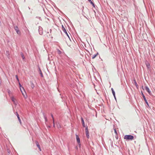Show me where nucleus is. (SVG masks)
<instances>
[{"instance_id": "9d476101", "label": "nucleus", "mask_w": 155, "mask_h": 155, "mask_svg": "<svg viewBox=\"0 0 155 155\" xmlns=\"http://www.w3.org/2000/svg\"><path fill=\"white\" fill-rule=\"evenodd\" d=\"M145 63L146 66L147 67V68L148 69L150 68V64L149 63V62L147 61H146L145 62Z\"/></svg>"}, {"instance_id": "c756f323", "label": "nucleus", "mask_w": 155, "mask_h": 155, "mask_svg": "<svg viewBox=\"0 0 155 155\" xmlns=\"http://www.w3.org/2000/svg\"><path fill=\"white\" fill-rule=\"evenodd\" d=\"M53 126L54 127H55V124H54V121H53Z\"/></svg>"}, {"instance_id": "ddd939ff", "label": "nucleus", "mask_w": 155, "mask_h": 155, "mask_svg": "<svg viewBox=\"0 0 155 155\" xmlns=\"http://www.w3.org/2000/svg\"><path fill=\"white\" fill-rule=\"evenodd\" d=\"M111 91H112V94H113L114 97V98H115V100L116 99V96H115V92L114 91L113 89V88H111Z\"/></svg>"}, {"instance_id": "f03ea898", "label": "nucleus", "mask_w": 155, "mask_h": 155, "mask_svg": "<svg viewBox=\"0 0 155 155\" xmlns=\"http://www.w3.org/2000/svg\"><path fill=\"white\" fill-rule=\"evenodd\" d=\"M75 135H76V140L78 142V145L79 147L80 148L81 147V143H80V138L79 136L78 135H77V134H76Z\"/></svg>"}, {"instance_id": "ea45409f", "label": "nucleus", "mask_w": 155, "mask_h": 155, "mask_svg": "<svg viewBox=\"0 0 155 155\" xmlns=\"http://www.w3.org/2000/svg\"><path fill=\"white\" fill-rule=\"evenodd\" d=\"M59 51V52H61V51Z\"/></svg>"}, {"instance_id": "5701e85b", "label": "nucleus", "mask_w": 155, "mask_h": 155, "mask_svg": "<svg viewBox=\"0 0 155 155\" xmlns=\"http://www.w3.org/2000/svg\"><path fill=\"white\" fill-rule=\"evenodd\" d=\"M134 84H135V86H136V87H138V85H137V82H136V81L135 79H134Z\"/></svg>"}, {"instance_id": "cd10ccee", "label": "nucleus", "mask_w": 155, "mask_h": 155, "mask_svg": "<svg viewBox=\"0 0 155 155\" xmlns=\"http://www.w3.org/2000/svg\"><path fill=\"white\" fill-rule=\"evenodd\" d=\"M42 114H43V117L44 118L46 117L45 113L44 112L42 113Z\"/></svg>"}, {"instance_id": "393cba45", "label": "nucleus", "mask_w": 155, "mask_h": 155, "mask_svg": "<svg viewBox=\"0 0 155 155\" xmlns=\"http://www.w3.org/2000/svg\"><path fill=\"white\" fill-rule=\"evenodd\" d=\"M44 118L45 119V124H46V123L47 122H48V119L47 118V117H45V118Z\"/></svg>"}, {"instance_id": "c85d7f7f", "label": "nucleus", "mask_w": 155, "mask_h": 155, "mask_svg": "<svg viewBox=\"0 0 155 155\" xmlns=\"http://www.w3.org/2000/svg\"><path fill=\"white\" fill-rule=\"evenodd\" d=\"M51 116L52 117V118L53 121H54V118L52 114H51Z\"/></svg>"}, {"instance_id": "dca6fc26", "label": "nucleus", "mask_w": 155, "mask_h": 155, "mask_svg": "<svg viewBox=\"0 0 155 155\" xmlns=\"http://www.w3.org/2000/svg\"><path fill=\"white\" fill-rule=\"evenodd\" d=\"M20 91H21V92L22 93L23 95L24 96V97L25 98H26L27 97V95H26L25 96L24 95V94L23 93V92L22 91V90H23V89H22V88H20Z\"/></svg>"}, {"instance_id": "1a4fd4ad", "label": "nucleus", "mask_w": 155, "mask_h": 155, "mask_svg": "<svg viewBox=\"0 0 155 155\" xmlns=\"http://www.w3.org/2000/svg\"><path fill=\"white\" fill-rule=\"evenodd\" d=\"M73 61L70 60V61H69V63L68 64L69 65H72L74 67V66H73V65H75Z\"/></svg>"}, {"instance_id": "f8f14e48", "label": "nucleus", "mask_w": 155, "mask_h": 155, "mask_svg": "<svg viewBox=\"0 0 155 155\" xmlns=\"http://www.w3.org/2000/svg\"><path fill=\"white\" fill-rule=\"evenodd\" d=\"M35 143L36 144V145L37 146L39 150L40 151H41V148L40 145L38 142V141H36L35 142Z\"/></svg>"}, {"instance_id": "4be33fe9", "label": "nucleus", "mask_w": 155, "mask_h": 155, "mask_svg": "<svg viewBox=\"0 0 155 155\" xmlns=\"http://www.w3.org/2000/svg\"><path fill=\"white\" fill-rule=\"evenodd\" d=\"M98 53L97 52L96 54L94 55L92 57V59H94L98 54Z\"/></svg>"}, {"instance_id": "39448f33", "label": "nucleus", "mask_w": 155, "mask_h": 155, "mask_svg": "<svg viewBox=\"0 0 155 155\" xmlns=\"http://www.w3.org/2000/svg\"><path fill=\"white\" fill-rule=\"evenodd\" d=\"M85 130L86 135V137H87V138L88 139L89 138V132L88 130V127L87 126V127H86Z\"/></svg>"}, {"instance_id": "423d86ee", "label": "nucleus", "mask_w": 155, "mask_h": 155, "mask_svg": "<svg viewBox=\"0 0 155 155\" xmlns=\"http://www.w3.org/2000/svg\"><path fill=\"white\" fill-rule=\"evenodd\" d=\"M14 29L17 34L19 35H21V32L19 30L17 26H16L14 27Z\"/></svg>"}, {"instance_id": "37998d69", "label": "nucleus", "mask_w": 155, "mask_h": 155, "mask_svg": "<svg viewBox=\"0 0 155 155\" xmlns=\"http://www.w3.org/2000/svg\"><path fill=\"white\" fill-rule=\"evenodd\" d=\"M50 31H51V29H50Z\"/></svg>"}, {"instance_id": "6ab92c4d", "label": "nucleus", "mask_w": 155, "mask_h": 155, "mask_svg": "<svg viewBox=\"0 0 155 155\" xmlns=\"http://www.w3.org/2000/svg\"><path fill=\"white\" fill-rule=\"evenodd\" d=\"M113 129L114 130V133H115L116 134V135H117V133L116 131V129L115 128V125H113Z\"/></svg>"}, {"instance_id": "f257e3e1", "label": "nucleus", "mask_w": 155, "mask_h": 155, "mask_svg": "<svg viewBox=\"0 0 155 155\" xmlns=\"http://www.w3.org/2000/svg\"><path fill=\"white\" fill-rule=\"evenodd\" d=\"M124 138L128 141L132 140L134 139V136L131 135H126L124 136Z\"/></svg>"}, {"instance_id": "6e6552de", "label": "nucleus", "mask_w": 155, "mask_h": 155, "mask_svg": "<svg viewBox=\"0 0 155 155\" xmlns=\"http://www.w3.org/2000/svg\"><path fill=\"white\" fill-rule=\"evenodd\" d=\"M16 115L17 117V118H18V120L20 123V124L21 125V119L20 118L19 116L18 113L17 112H16Z\"/></svg>"}, {"instance_id": "79ce46f5", "label": "nucleus", "mask_w": 155, "mask_h": 155, "mask_svg": "<svg viewBox=\"0 0 155 155\" xmlns=\"http://www.w3.org/2000/svg\"><path fill=\"white\" fill-rule=\"evenodd\" d=\"M84 17H86V18H87L85 16H84Z\"/></svg>"}, {"instance_id": "72a5a7b5", "label": "nucleus", "mask_w": 155, "mask_h": 155, "mask_svg": "<svg viewBox=\"0 0 155 155\" xmlns=\"http://www.w3.org/2000/svg\"><path fill=\"white\" fill-rule=\"evenodd\" d=\"M142 89L143 90H144V88H143V86H142Z\"/></svg>"}, {"instance_id": "a878e982", "label": "nucleus", "mask_w": 155, "mask_h": 155, "mask_svg": "<svg viewBox=\"0 0 155 155\" xmlns=\"http://www.w3.org/2000/svg\"><path fill=\"white\" fill-rule=\"evenodd\" d=\"M7 91H8V94H11V92L10 91V90H9L8 89H7Z\"/></svg>"}, {"instance_id": "20e7f679", "label": "nucleus", "mask_w": 155, "mask_h": 155, "mask_svg": "<svg viewBox=\"0 0 155 155\" xmlns=\"http://www.w3.org/2000/svg\"><path fill=\"white\" fill-rule=\"evenodd\" d=\"M141 95L143 97L144 101H145L146 103V104H147V106H148V107H149L148 103L145 97V95L143 93L142 91H141Z\"/></svg>"}, {"instance_id": "9b49d317", "label": "nucleus", "mask_w": 155, "mask_h": 155, "mask_svg": "<svg viewBox=\"0 0 155 155\" xmlns=\"http://www.w3.org/2000/svg\"><path fill=\"white\" fill-rule=\"evenodd\" d=\"M145 89L147 91V92L149 94H150L151 93V91L150 90L149 87L147 86H146L145 87Z\"/></svg>"}, {"instance_id": "b1692460", "label": "nucleus", "mask_w": 155, "mask_h": 155, "mask_svg": "<svg viewBox=\"0 0 155 155\" xmlns=\"http://www.w3.org/2000/svg\"><path fill=\"white\" fill-rule=\"evenodd\" d=\"M11 100L12 101L14 102V103H15V99L13 97H12Z\"/></svg>"}, {"instance_id": "473e14b6", "label": "nucleus", "mask_w": 155, "mask_h": 155, "mask_svg": "<svg viewBox=\"0 0 155 155\" xmlns=\"http://www.w3.org/2000/svg\"><path fill=\"white\" fill-rule=\"evenodd\" d=\"M36 18H39V19H41V18L40 17H37Z\"/></svg>"}, {"instance_id": "f3484780", "label": "nucleus", "mask_w": 155, "mask_h": 155, "mask_svg": "<svg viewBox=\"0 0 155 155\" xmlns=\"http://www.w3.org/2000/svg\"><path fill=\"white\" fill-rule=\"evenodd\" d=\"M89 2L94 7H95V4H94L91 1V0H88Z\"/></svg>"}, {"instance_id": "4468645a", "label": "nucleus", "mask_w": 155, "mask_h": 155, "mask_svg": "<svg viewBox=\"0 0 155 155\" xmlns=\"http://www.w3.org/2000/svg\"><path fill=\"white\" fill-rule=\"evenodd\" d=\"M81 122L82 123V126H83V127H86L85 125V123H84V119H83V118L82 117H81Z\"/></svg>"}, {"instance_id": "c03bdc74", "label": "nucleus", "mask_w": 155, "mask_h": 155, "mask_svg": "<svg viewBox=\"0 0 155 155\" xmlns=\"http://www.w3.org/2000/svg\"><path fill=\"white\" fill-rule=\"evenodd\" d=\"M129 155H130V153H129Z\"/></svg>"}, {"instance_id": "58836bf2", "label": "nucleus", "mask_w": 155, "mask_h": 155, "mask_svg": "<svg viewBox=\"0 0 155 155\" xmlns=\"http://www.w3.org/2000/svg\"><path fill=\"white\" fill-rule=\"evenodd\" d=\"M60 12H61V11H60Z\"/></svg>"}, {"instance_id": "a211bd4d", "label": "nucleus", "mask_w": 155, "mask_h": 155, "mask_svg": "<svg viewBox=\"0 0 155 155\" xmlns=\"http://www.w3.org/2000/svg\"><path fill=\"white\" fill-rule=\"evenodd\" d=\"M30 83L31 84V87L32 88H33L35 87V86H34V84L33 83V82L32 81H30Z\"/></svg>"}, {"instance_id": "f704fd0d", "label": "nucleus", "mask_w": 155, "mask_h": 155, "mask_svg": "<svg viewBox=\"0 0 155 155\" xmlns=\"http://www.w3.org/2000/svg\"><path fill=\"white\" fill-rule=\"evenodd\" d=\"M76 148L77 149L78 147H77V146H76Z\"/></svg>"}, {"instance_id": "a19ab883", "label": "nucleus", "mask_w": 155, "mask_h": 155, "mask_svg": "<svg viewBox=\"0 0 155 155\" xmlns=\"http://www.w3.org/2000/svg\"><path fill=\"white\" fill-rule=\"evenodd\" d=\"M59 51V52H61V51Z\"/></svg>"}, {"instance_id": "bb28decb", "label": "nucleus", "mask_w": 155, "mask_h": 155, "mask_svg": "<svg viewBox=\"0 0 155 155\" xmlns=\"http://www.w3.org/2000/svg\"><path fill=\"white\" fill-rule=\"evenodd\" d=\"M16 79L17 80V81L19 82V80L18 77V76L17 75H16Z\"/></svg>"}, {"instance_id": "7c9ffc66", "label": "nucleus", "mask_w": 155, "mask_h": 155, "mask_svg": "<svg viewBox=\"0 0 155 155\" xmlns=\"http://www.w3.org/2000/svg\"><path fill=\"white\" fill-rule=\"evenodd\" d=\"M7 151L8 152V153H9V154H10V150H9V149H8L7 150Z\"/></svg>"}, {"instance_id": "e433bc0d", "label": "nucleus", "mask_w": 155, "mask_h": 155, "mask_svg": "<svg viewBox=\"0 0 155 155\" xmlns=\"http://www.w3.org/2000/svg\"><path fill=\"white\" fill-rule=\"evenodd\" d=\"M116 138H117V139L118 138V137H116Z\"/></svg>"}, {"instance_id": "412c9836", "label": "nucleus", "mask_w": 155, "mask_h": 155, "mask_svg": "<svg viewBox=\"0 0 155 155\" xmlns=\"http://www.w3.org/2000/svg\"><path fill=\"white\" fill-rule=\"evenodd\" d=\"M21 57L22 59L24 60V59H25V57L22 53V52L21 53Z\"/></svg>"}, {"instance_id": "2eb2a0df", "label": "nucleus", "mask_w": 155, "mask_h": 155, "mask_svg": "<svg viewBox=\"0 0 155 155\" xmlns=\"http://www.w3.org/2000/svg\"><path fill=\"white\" fill-rule=\"evenodd\" d=\"M38 69H39V73L41 75V77H43V76L42 73V72L41 71V69H40V67H38Z\"/></svg>"}, {"instance_id": "4c0bfd02", "label": "nucleus", "mask_w": 155, "mask_h": 155, "mask_svg": "<svg viewBox=\"0 0 155 155\" xmlns=\"http://www.w3.org/2000/svg\"><path fill=\"white\" fill-rule=\"evenodd\" d=\"M116 138H117V139L118 138V137H116Z\"/></svg>"}, {"instance_id": "7ed1b4c3", "label": "nucleus", "mask_w": 155, "mask_h": 155, "mask_svg": "<svg viewBox=\"0 0 155 155\" xmlns=\"http://www.w3.org/2000/svg\"><path fill=\"white\" fill-rule=\"evenodd\" d=\"M62 30L63 31H64V32L65 33L66 35L68 37V38L71 41V40L70 39V37L67 32V31L66 29H65V28H64V26L63 25H62Z\"/></svg>"}, {"instance_id": "a18cd8bd", "label": "nucleus", "mask_w": 155, "mask_h": 155, "mask_svg": "<svg viewBox=\"0 0 155 155\" xmlns=\"http://www.w3.org/2000/svg\"><path fill=\"white\" fill-rule=\"evenodd\" d=\"M1 23V21H0V23Z\"/></svg>"}, {"instance_id": "c9c22d12", "label": "nucleus", "mask_w": 155, "mask_h": 155, "mask_svg": "<svg viewBox=\"0 0 155 155\" xmlns=\"http://www.w3.org/2000/svg\"><path fill=\"white\" fill-rule=\"evenodd\" d=\"M28 9H30V8H29V7H28Z\"/></svg>"}, {"instance_id": "aec40b11", "label": "nucleus", "mask_w": 155, "mask_h": 155, "mask_svg": "<svg viewBox=\"0 0 155 155\" xmlns=\"http://www.w3.org/2000/svg\"><path fill=\"white\" fill-rule=\"evenodd\" d=\"M19 84L20 87V88H22V89H23V90L24 91V92L26 93L25 91L24 88V87L21 86V84L20 83V82L19 83Z\"/></svg>"}, {"instance_id": "0eeeda50", "label": "nucleus", "mask_w": 155, "mask_h": 155, "mask_svg": "<svg viewBox=\"0 0 155 155\" xmlns=\"http://www.w3.org/2000/svg\"><path fill=\"white\" fill-rule=\"evenodd\" d=\"M38 32L40 35H42L43 34V30L42 28L39 26L38 27Z\"/></svg>"}, {"instance_id": "2f4dec72", "label": "nucleus", "mask_w": 155, "mask_h": 155, "mask_svg": "<svg viewBox=\"0 0 155 155\" xmlns=\"http://www.w3.org/2000/svg\"><path fill=\"white\" fill-rule=\"evenodd\" d=\"M47 127L48 128H51V126L49 125H48L47 126Z\"/></svg>"}]
</instances>
